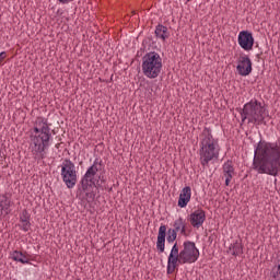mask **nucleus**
Segmentation results:
<instances>
[{"label": "nucleus", "instance_id": "nucleus-1", "mask_svg": "<svg viewBox=\"0 0 280 280\" xmlns=\"http://www.w3.org/2000/svg\"><path fill=\"white\" fill-rule=\"evenodd\" d=\"M38 126L39 128H33L35 136L31 138V152L35 161H43L46 154L45 150L49 148L51 129L43 118H38Z\"/></svg>", "mask_w": 280, "mask_h": 280}, {"label": "nucleus", "instance_id": "nucleus-2", "mask_svg": "<svg viewBox=\"0 0 280 280\" xmlns=\"http://www.w3.org/2000/svg\"><path fill=\"white\" fill-rule=\"evenodd\" d=\"M200 139L199 161L205 170V167H209L210 161L219 159L220 144L218 143V139L213 138V133H211V128L205 127Z\"/></svg>", "mask_w": 280, "mask_h": 280}, {"label": "nucleus", "instance_id": "nucleus-3", "mask_svg": "<svg viewBox=\"0 0 280 280\" xmlns=\"http://www.w3.org/2000/svg\"><path fill=\"white\" fill-rule=\"evenodd\" d=\"M241 116L242 121L247 119L248 124H254L255 126H267L266 117H270L266 107L257 100H252L246 103L242 109Z\"/></svg>", "mask_w": 280, "mask_h": 280}, {"label": "nucleus", "instance_id": "nucleus-4", "mask_svg": "<svg viewBox=\"0 0 280 280\" xmlns=\"http://www.w3.org/2000/svg\"><path fill=\"white\" fill-rule=\"evenodd\" d=\"M163 69V58L156 51L147 52L142 57V73L145 78L154 80L161 75Z\"/></svg>", "mask_w": 280, "mask_h": 280}, {"label": "nucleus", "instance_id": "nucleus-5", "mask_svg": "<svg viewBox=\"0 0 280 280\" xmlns=\"http://www.w3.org/2000/svg\"><path fill=\"white\" fill-rule=\"evenodd\" d=\"M101 167L102 161L96 159L93 165L88 168L81 178L79 189H82V191H91L94 187H97V185H100V179H96L95 176H97V173L102 170Z\"/></svg>", "mask_w": 280, "mask_h": 280}, {"label": "nucleus", "instance_id": "nucleus-6", "mask_svg": "<svg viewBox=\"0 0 280 280\" xmlns=\"http://www.w3.org/2000/svg\"><path fill=\"white\" fill-rule=\"evenodd\" d=\"M61 178L68 189H73L78 183V171H75V164L69 159H66L62 162Z\"/></svg>", "mask_w": 280, "mask_h": 280}, {"label": "nucleus", "instance_id": "nucleus-7", "mask_svg": "<svg viewBox=\"0 0 280 280\" xmlns=\"http://www.w3.org/2000/svg\"><path fill=\"white\" fill-rule=\"evenodd\" d=\"M179 257L184 260V264H196L198 257H200V250L196 247V243L186 241L179 249Z\"/></svg>", "mask_w": 280, "mask_h": 280}, {"label": "nucleus", "instance_id": "nucleus-8", "mask_svg": "<svg viewBox=\"0 0 280 280\" xmlns=\"http://www.w3.org/2000/svg\"><path fill=\"white\" fill-rule=\"evenodd\" d=\"M178 232L173 230L172 228L167 230V225H161L158 233L156 248L159 253H165V237L168 244H173L176 242V237H178Z\"/></svg>", "mask_w": 280, "mask_h": 280}, {"label": "nucleus", "instance_id": "nucleus-9", "mask_svg": "<svg viewBox=\"0 0 280 280\" xmlns=\"http://www.w3.org/2000/svg\"><path fill=\"white\" fill-rule=\"evenodd\" d=\"M179 265L180 266L185 265V261L180 257L178 243H175L168 255L167 268H166L167 275H174V272H176V268H178Z\"/></svg>", "mask_w": 280, "mask_h": 280}, {"label": "nucleus", "instance_id": "nucleus-10", "mask_svg": "<svg viewBox=\"0 0 280 280\" xmlns=\"http://www.w3.org/2000/svg\"><path fill=\"white\" fill-rule=\"evenodd\" d=\"M238 65L236 67L238 75H250L253 73V61L248 55H241L237 60Z\"/></svg>", "mask_w": 280, "mask_h": 280}, {"label": "nucleus", "instance_id": "nucleus-11", "mask_svg": "<svg viewBox=\"0 0 280 280\" xmlns=\"http://www.w3.org/2000/svg\"><path fill=\"white\" fill-rule=\"evenodd\" d=\"M238 45L244 51H250L255 45V37L248 31H242L238 34Z\"/></svg>", "mask_w": 280, "mask_h": 280}, {"label": "nucleus", "instance_id": "nucleus-12", "mask_svg": "<svg viewBox=\"0 0 280 280\" xmlns=\"http://www.w3.org/2000/svg\"><path fill=\"white\" fill-rule=\"evenodd\" d=\"M188 220L194 229H200L205 224V220H207V212L199 208L190 213Z\"/></svg>", "mask_w": 280, "mask_h": 280}, {"label": "nucleus", "instance_id": "nucleus-13", "mask_svg": "<svg viewBox=\"0 0 280 280\" xmlns=\"http://www.w3.org/2000/svg\"><path fill=\"white\" fill-rule=\"evenodd\" d=\"M189 200H191V187L186 186L182 189L179 194V199L177 205L178 207H180V209H185V207L189 205Z\"/></svg>", "mask_w": 280, "mask_h": 280}, {"label": "nucleus", "instance_id": "nucleus-14", "mask_svg": "<svg viewBox=\"0 0 280 280\" xmlns=\"http://www.w3.org/2000/svg\"><path fill=\"white\" fill-rule=\"evenodd\" d=\"M223 174L225 176V185L229 187L231 185V180H233V176L235 175V168L233 167V161L229 160L223 164Z\"/></svg>", "mask_w": 280, "mask_h": 280}, {"label": "nucleus", "instance_id": "nucleus-15", "mask_svg": "<svg viewBox=\"0 0 280 280\" xmlns=\"http://www.w3.org/2000/svg\"><path fill=\"white\" fill-rule=\"evenodd\" d=\"M173 226V231L176 233L180 231V235H184V237L189 236V233L187 232V221H185L183 218L179 217L177 220H175Z\"/></svg>", "mask_w": 280, "mask_h": 280}, {"label": "nucleus", "instance_id": "nucleus-16", "mask_svg": "<svg viewBox=\"0 0 280 280\" xmlns=\"http://www.w3.org/2000/svg\"><path fill=\"white\" fill-rule=\"evenodd\" d=\"M12 205V200L8 195H0V215H3V211L5 215L10 214V207Z\"/></svg>", "mask_w": 280, "mask_h": 280}, {"label": "nucleus", "instance_id": "nucleus-17", "mask_svg": "<svg viewBox=\"0 0 280 280\" xmlns=\"http://www.w3.org/2000/svg\"><path fill=\"white\" fill-rule=\"evenodd\" d=\"M155 37L159 38L160 40H162V43H165V40L167 38H170V31H168L167 26H165L163 24H159L155 27Z\"/></svg>", "mask_w": 280, "mask_h": 280}, {"label": "nucleus", "instance_id": "nucleus-18", "mask_svg": "<svg viewBox=\"0 0 280 280\" xmlns=\"http://www.w3.org/2000/svg\"><path fill=\"white\" fill-rule=\"evenodd\" d=\"M11 259H13V261H20V264H30V255L27 254V252H19V250H14L13 253H11Z\"/></svg>", "mask_w": 280, "mask_h": 280}, {"label": "nucleus", "instance_id": "nucleus-19", "mask_svg": "<svg viewBox=\"0 0 280 280\" xmlns=\"http://www.w3.org/2000/svg\"><path fill=\"white\" fill-rule=\"evenodd\" d=\"M229 250L232 252L233 257L244 255V245H242V242L236 241L230 245Z\"/></svg>", "mask_w": 280, "mask_h": 280}, {"label": "nucleus", "instance_id": "nucleus-20", "mask_svg": "<svg viewBox=\"0 0 280 280\" xmlns=\"http://www.w3.org/2000/svg\"><path fill=\"white\" fill-rule=\"evenodd\" d=\"M278 266L271 271V277L273 280H280V259L278 260Z\"/></svg>", "mask_w": 280, "mask_h": 280}, {"label": "nucleus", "instance_id": "nucleus-21", "mask_svg": "<svg viewBox=\"0 0 280 280\" xmlns=\"http://www.w3.org/2000/svg\"><path fill=\"white\" fill-rule=\"evenodd\" d=\"M20 221L21 222H25V221H30V212H27L26 209H24L20 215Z\"/></svg>", "mask_w": 280, "mask_h": 280}, {"label": "nucleus", "instance_id": "nucleus-22", "mask_svg": "<svg viewBox=\"0 0 280 280\" xmlns=\"http://www.w3.org/2000/svg\"><path fill=\"white\" fill-rule=\"evenodd\" d=\"M22 223V231L27 233L30 231V228L32 226V223L30 221H21Z\"/></svg>", "mask_w": 280, "mask_h": 280}, {"label": "nucleus", "instance_id": "nucleus-23", "mask_svg": "<svg viewBox=\"0 0 280 280\" xmlns=\"http://www.w3.org/2000/svg\"><path fill=\"white\" fill-rule=\"evenodd\" d=\"M5 58H8V52L5 51L0 52V65L1 62H3V60H5Z\"/></svg>", "mask_w": 280, "mask_h": 280}, {"label": "nucleus", "instance_id": "nucleus-24", "mask_svg": "<svg viewBox=\"0 0 280 280\" xmlns=\"http://www.w3.org/2000/svg\"><path fill=\"white\" fill-rule=\"evenodd\" d=\"M86 198L95 200V192H85Z\"/></svg>", "mask_w": 280, "mask_h": 280}, {"label": "nucleus", "instance_id": "nucleus-25", "mask_svg": "<svg viewBox=\"0 0 280 280\" xmlns=\"http://www.w3.org/2000/svg\"><path fill=\"white\" fill-rule=\"evenodd\" d=\"M59 3H63V4H67V3H71L73 0H58Z\"/></svg>", "mask_w": 280, "mask_h": 280}, {"label": "nucleus", "instance_id": "nucleus-26", "mask_svg": "<svg viewBox=\"0 0 280 280\" xmlns=\"http://www.w3.org/2000/svg\"><path fill=\"white\" fill-rule=\"evenodd\" d=\"M56 148H60V144H56Z\"/></svg>", "mask_w": 280, "mask_h": 280}, {"label": "nucleus", "instance_id": "nucleus-27", "mask_svg": "<svg viewBox=\"0 0 280 280\" xmlns=\"http://www.w3.org/2000/svg\"><path fill=\"white\" fill-rule=\"evenodd\" d=\"M132 14H135V11L132 12Z\"/></svg>", "mask_w": 280, "mask_h": 280}]
</instances>
